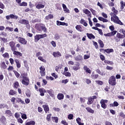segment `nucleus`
Listing matches in <instances>:
<instances>
[{"label": "nucleus", "instance_id": "f257e3e1", "mask_svg": "<svg viewBox=\"0 0 125 125\" xmlns=\"http://www.w3.org/2000/svg\"><path fill=\"white\" fill-rule=\"evenodd\" d=\"M35 28L37 29L39 32H42L43 31L44 33H46V27H45V25L42 23H37L35 24Z\"/></svg>", "mask_w": 125, "mask_h": 125}, {"label": "nucleus", "instance_id": "f03ea898", "mask_svg": "<svg viewBox=\"0 0 125 125\" xmlns=\"http://www.w3.org/2000/svg\"><path fill=\"white\" fill-rule=\"evenodd\" d=\"M108 83L110 85H112V86H114L117 84V82H116V77L114 76H111L108 80Z\"/></svg>", "mask_w": 125, "mask_h": 125}, {"label": "nucleus", "instance_id": "7ed1b4c3", "mask_svg": "<svg viewBox=\"0 0 125 125\" xmlns=\"http://www.w3.org/2000/svg\"><path fill=\"white\" fill-rule=\"evenodd\" d=\"M21 83L23 85H26V86L29 85L30 84V79L27 77H22Z\"/></svg>", "mask_w": 125, "mask_h": 125}, {"label": "nucleus", "instance_id": "20e7f679", "mask_svg": "<svg viewBox=\"0 0 125 125\" xmlns=\"http://www.w3.org/2000/svg\"><path fill=\"white\" fill-rule=\"evenodd\" d=\"M102 108L103 109H106L107 108V104L106 103H108V100H101L100 101Z\"/></svg>", "mask_w": 125, "mask_h": 125}, {"label": "nucleus", "instance_id": "39448f33", "mask_svg": "<svg viewBox=\"0 0 125 125\" xmlns=\"http://www.w3.org/2000/svg\"><path fill=\"white\" fill-rule=\"evenodd\" d=\"M94 99H97V97L96 96H93L92 97H90L88 99V101L87 103L88 105H90L93 103Z\"/></svg>", "mask_w": 125, "mask_h": 125}, {"label": "nucleus", "instance_id": "423d86ee", "mask_svg": "<svg viewBox=\"0 0 125 125\" xmlns=\"http://www.w3.org/2000/svg\"><path fill=\"white\" fill-rule=\"evenodd\" d=\"M9 45L11 47L12 51L14 50H17V48L15 46V43L13 41H11L9 42Z\"/></svg>", "mask_w": 125, "mask_h": 125}, {"label": "nucleus", "instance_id": "0eeeda50", "mask_svg": "<svg viewBox=\"0 0 125 125\" xmlns=\"http://www.w3.org/2000/svg\"><path fill=\"white\" fill-rule=\"evenodd\" d=\"M40 70V73L41 74V77H44V76H45V68H44V66H41Z\"/></svg>", "mask_w": 125, "mask_h": 125}, {"label": "nucleus", "instance_id": "6e6552de", "mask_svg": "<svg viewBox=\"0 0 125 125\" xmlns=\"http://www.w3.org/2000/svg\"><path fill=\"white\" fill-rule=\"evenodd\" d=\"M112 11L113 12V13H111L110 14V15L111 16H113V17H114V18H116V16H117V15H118V10H117L116 9V8H115V7H113L112 8Z\"/></svg>", "mask_w": 125, "mask_h": 125}, {"label": "nucleus", "instance_id": "1a4fd4ad", "mask_svg": "<svg viewBox=\"0 0 125 125\" xmlns=\"http://www.w3.org/2000/svg\"><path fill=\"white\" fill-rule=\"evenodd\" d=\"M19 42L21 44H27L28 42L24 38L19 37Z\"/></svg>", "mask_w": 125, "mask_h": 125}, {"label": "nucleus", "instance_id": "9d476101", "mask_svg": "<svg viewBox=\"0 0 125 125\" xmlns=\"http://www.w3.org/2000/svg\"><path fill=\"white\" fill-rule=\"evenodd\" d=\"M10 18L11 19H18V16L14 15V14L6 16V19H7V20H9Z\"/></svg>", "mask_w": 125, "mask_h": 125}, {"label": "nucleus", "instance_id": "9b49d317", "mask_svg": "<svg viewBox=\"0 0 125 125\" xmlns=\"http://www.w3.org/2000/svg\"><path fill=\"white\" fill-rule=\"evenodd\" d=\"M19 23L20 24H22L23 25H26V26H28L29 25V21L26 20H20L19 21Z\"/></svg>", "mask_w": 125, "mask_h": 125}, {"label": "nucleus", "instance_id": "f8f14e48", "mask_svg": "<svg viewBox=\"0 0 125 125\" xmlns=\"http://www.w3.org/2000/svg\"><path fill=\"white\" fill-rule=\"evenodd\" d=\"M41 96H44V93H46V90L43 88H40L39 89Z\"/></svg>", "mask_w": 125, "mask_h": 125}, {"label": "nucleus", "instance_id": "ddd939ff", "mask_svg": "<svg viewBox=\"0 0 125 125\" xmlns=\"http://www.w3.org/2000/svg\"><path fill=\"white\" fill-rule=\"evenodd\" d=\"M16 100V98L15 97H12L11 99V102L13 104V105H14V108H18V105L16 104L15 103V101Z\"/></svg>", "mask_w": 125, "mask_h": 125}, {"label": "nucleus", "instance_id": "4468645a", "mask_svg": "<svg viewBox=\"0 0 125 125\" xmlns=\"http://www.w3.org/2000/svg\"><path fill=\"white\" fill-rule=\"evenodd\" d=\"M12 52H13L14 55H16V56H20L21 57H22V56H23V54L19 51L14 50L12 51Z\"/></svg>", "mask_w": 125, "mask_h": 125}, {"label": "nucleus", "instance_id": "2eb2a0df", "mask_svg": "<svg viewBox=\"0 0 125 125\" xmlns=\"http://www.w3.org/2000/svg\"><path fill=\"white\" fill-rule=\"evenodd\" d=\"M45 113H47L49 112V106L47 104H44L42 105Z\"/></svg>", "mask_w": 125, "mask_h": 125}, {"label": "nucleus", "instance_id": "dca6fc26", "mask_svg": "<svg viewBox=\"0 0 125 125\" xmlns=\"http://www.w3.org/2000/svg\"><path fill=\"white\" fill-rule=\"evenodd\" d=\"M57 25L58 26H68V23L64 22H61L59 21H57Z\"/></svg>", "mask_w": 125, "mask_h": 125}, {"label": "nucleus", "instance_id": "f3484780", "mask_svg": "<svg viewBox=\"0 0 125 125\" xmlns=\"http://www.w3.org/2000/svg\"><path fill=\"white\" fill-rule=\"evenodd\" d=\"M53 56L54 57H61L62 56L61 53L59 51L54 52L53 53Z\"/></svg>", "mask_w": 125, "mask_h": 125}, {"label": "nucleus", "instance_id": "a211bd4d", "mask_svg": "<svg viewBox=\"0 0 125 125\" xmlns=\"http://www.w3.org/2000/svg\"><path fill=\"white\" fill-rule=\"evenodd\" d=\"M9 95H11V96H13L14 95H17V91L13 89H11L9 91Z\"/></svg>", "mask_w": 125, "mask_h": 125}, {"label": "nucleus", "instance_id": "6ab92c4d", "mask_svg": "<svg viewBox=\"0 0 125 125\" xmlns=\"http://www.w3.org/2000/svg\"><path fill=\"white\" fill-rule=\"evenodd\" d=\"M115 19H116V21H114L115 23H116L117 24H119V25H124L123 22L120 20L119 19V17L118 16H115V18H114Z\"/></svg>", "mask_w": 125, "mask_h": 125}, {"label": "nucleus", "instance_id": "aec40b11", "mask_svg": "<svg viewBox=\"0 0 125 125\" xmlns=\"http://www.w3.org/2000/svg\"><path fill=\"white\" fill-rule=\"evenodd\" d=\"M83 70L85 71L86 73H87L88 74H91V70L87 67V66L84 65L83 66Z\"/></svg>", "mask_w": 125, "mask_h": 125}, {"label": "nucleus", "instance_id": "412c9836", "mask_svg": "<svg viewBox=\"0 0 125 125\" xmlns=\"http://www.w3.org/2000/svg\"><path fill=\"white\" fill-rule=\"evenodd\" d=\"M5 115H7L8 117H12V112L10 110H6L5 111Z\"/></svg>", "mask_w": 125, "mask_h": 125}, {"label": "nucleus", "instance_id": "4be33fe9", "mask_svg": "<svg viewBox=\"0 0 125 125\" xmlns=\"http://www.w3.org/2000/svg\"><path fill=\"white\" fill-rule=\"evenodd\" d=\"M48 93L51 97H54V91L52 89L47 90Z\"/></svg>", "mask_w": 125, "mask_h": 125}, {"label": "nucleus", "instance_id": "5701e85b", "mask_svg": "<svg viewBox=\"0 0 125 125\" xmlns=\"http://www.w3.org/2000/svg\"><path fill=\"white\" fill-rule=\"evenodd\" d=\"M4 108H6V109H9V107L7 104H0V109H4Z\"/></svg>", "mask_w": 125, "mask_h": 125}, {"label": "nucleus", "instance_id": "b1692460", "mask_svg": "<svg viewBox=\"0 0 125 125\" xmlns=\"http://www.w3.org/2000/svg\"><path fill=\"white\" fill-rule=\"evenodd\" d=\"M36 8L37 9H42V8H44V5L42 4H38L37 5L35 4Z\"/></svg>", "mask_w": 125, "mask_h": 125}, {"label": "nucleus", "instance_id": "393cba45", "mask_svg": "<svg viewBox=\"0 0 125 125\" xmlns=\"http://www.w3.org/2000/svg\"><path fill=\"white\" fill-rule=\"evenodd\" d=\"M86 36L87 38L89 39V40H91V39H93V40H94V39H95V36H94V35H93L92 33H91V34L87 33Z\"/></svg>", "mask_w": 125, "mask_h": 125}, {"label": "nucleus", "instance_id": "a878e982", "mask_svg": "<svg viewBox=\"0 0 125 125\" xmlns=\"http://www.w3.org/2000/svg\"><path fill=\"white\" fill-rule=\"evenodd\" d=\"M76 122H77V123L79 125H84V124L82 123V119L80 117H78L76 119Z\"/></svg>", "mask_w": 125, "mask_h": 125}, {"label": "nucleus", "instance_id": "bb28decb", "mask_svg": "<svg viewBox=\"0 0 125 125\" xmlns=\"http://www.w3.org/2000/svg\"><path fill=\"white\" fill-rule=\"evenodd\" d=\"M57 98L59 100H62V99H64V95L62 93H59L57 95Z\"/></svg>", "mask_w": 125, "mask_h": 125}, {"label": "nucleus", "instance_id": "cd10ccee", "mask_svg": "<svg viewBox=\"0 0 125 125\" xmlns=\"http://www.w3.org/2000/svg\"><path fill=\"white\" fill-rule=\"evenodd\" d=\"M80 63H79V62L76 64V66L73 67V69L74 71H78V70H80Z\"/></svg>", "mask_w": 125, "mask_h": 125}, {"label": "nucleus", "instance_id": "c85d7f7f", "mask_svg": "<svg viewBox=\"0 0 125 125\" xmlns=\"http://www.w3.org/2000/svg\"><path fill=\"white\" fill-rule=\"evenodd\" d=\"M40 40H41V38L40 37L39 34H37L34 37V42H38Z\"/></svg>", "mask_w": 125, "mask_h": 125}, {"label": "nucleus", "instance_id": "c756f323", "mask_svg": "<svg viewBox=\"0 0 125 125\" xmlns=\"http://www.w3.org/2000/svg\"><path fill=\"white\" fill-rule=\"evenodd\" d=\"M80 23H81V24H82V25H83V26H84V27H86L87 26V23H86L85 22V21L83 19H82L80 20Z\"/></svg>", "mask_w": 125, "mask_h": 125}, {"label": "nucleus", "instance_id": "7c9ffc66", "mask_svg": "<svg viewBox=\"0 0 125 125\" xmlns=\"http://www.w3.org/2000/svg\"><path fill=\"white\" fill-rule=\"evenodd\" d=\"M83 59V56L81 55H78L75 58L76 61H82Z\"/></svg>", "mask_w": 125, "mask_h": 125}, {"label": "nucleus", "instance_id": "2f4dec72", "mask_svg": "<svg viewBox=\"0 0 125 125\" xmlns=\"http://www.w3.org/2000/svg\"><path fill=\"white\" fill-rule=\"evenodd\" d=\"M15 62L16 63L17 68H21V64L20 63V62H19V60L16 59L15 60Z\"/></svg>", "mask_w": 125, "mask_h": 125}, {"label": "nucleus", "instance_id": "473e14b6", "mask_svg": "<svg viewBox=\"0 0 125 125\" xmlns=\"http://www.w3.org/2000/svg\"><path fill=\"white\" fill-rule=\"evenodd\" d=\"M6 121V118H5V116H2L0 118V122H1V123H2V124H4V123H5Z\"/></svg>", "mask_w": 125, "mask_h": 125}, {"label": "nucleus", "instance_id": "72a5a7b5", "mask_svg": "<svg viewBox=\"0 0 125 125\" xmlns=\"http://www.w3.org/2000/svg\"><path fill=\"white\" fill-rule=\"evenodd\" d=\"M16 101L18 103H21V104H25L24 101L22 100L20 98H17Z\"/></svg>", "mask_w": 125, "mask_h": 125}, {"label": "nucleus", "instance_id": "f704fd0d", "mask_svg": "<svg viewBox=\"0 0 125 125\" xmlns=\"http://www.w3.org/2000/svg\"><path fill=\"white\" fill-rule=\"evenodd\" d=\"M1 68L2 69H6L7 68V65L5 64V62H1Z\"/></svg>", "mask_w": 125, "mask_h": 125}, {"label": "nucleus", "instance_id": "c9c22d12", "mask_svg": "<svg viewBox=\"0 0 125 125\" xmlns=\"http://www.w3.org/2000/svg\"><path fill=\"white\" fill-rule=\"evenodd\" d=\"M86 110H87V112L89 113L94 114V110L89 107H86Z\"/></svg>", "mask_w": 125, "mask_h": 125}, {"label": "nucleus", "instance_id": "e433bc0d", "mask_svg": "<svg viewBox=\"0 0 125 125\" xmlns=\"http://www.w3.org/2000/svg\"><path fill=\"white\" fill-rule=\"evenodd\" d=\"M110 107H118L119 106V103L117 102H114L113 104H110Z\"/></svg>", "mask_w": 125, "mask_h": 125}, {"label": "nucleus", "instance_id": "4c0bfd02", "mask_svg": "<svg viewBox=\"0 0 125 125\" xmlns=\"http://www.w3.org/2000/svg\"><path fill=\"white\" fill-rule=\"evenodd\" d=\"M53 15L49 14L48 15L45 17L46 20H49V19H53Z\"/></svg>", "mask_w": 125, "mask_h": 125}, {"label": "nucleus", "instance_id": "58836bf2", "mask_svg": "<svg viewBox=\"0 0 125 125\" xmlns=\"http://www.w3.org/2000/svg\"><path fill=\"white\" fill-rule=\"evenodd\" d=\"M36 125V122L34 121H31L25 123V125Z\"/></svg>", "mask_w": 125, "mask_h": 125}, {"label": "nucleus", "instance_id": "ea45409f", "mask_svg": "<svg viewBox=\"0 0 125 125\" xmlns=\"http://www.w3.org/2000/svg\"><path fill=\"white\" fill-rule=\"evenodd\" d=\"M104 52H106V53H108V54H110L111 52H114V49H104Z\"/></svg>", "mask_w": 125, "mask_h": 125}, {"label": "nucleus", "instance_id": "a19ab883", "mask_svg": "<svg viewBox=\"0 0 125 125\" xmlns=\"http://www.w3.org/2000/svg\"><path fill=\"white\" fill-rule=\"evenodd\" d=\"M116 37H117V38H118V39H124V38H125V36H124V35H123L120 33H117Z\"/></svg>", "mask_w": 125, "mask_h": 125}, {"label": "nucleus", "instance_id": "79ce46f5", "mask_svg": "<svg viewBox=\"0 0 125 125\" xmlns=\"http://www.w3.org/2000/svg\"><path fill=\"white\" fill-rule=\"evenodd\" d=\"M75 28L76 30H77V31H79V32H83V28H82V26H81V25H76Z\"/></svg>", "mask_w": 125, "mask_h": 125}, {"label": "nucleus", "instance_id": "37998d69", "mask_svg": "<svg viewBox=\"0 0 125 125\" xmlns=\"http://www.w3.org/2000/svg\"><path fill=\"white\" fill-rule=\"evenodd\" d=\"M91 77V79H93V80H96V79H98V77H99V75L92 74Z\"/></svg>", "mask_w": 125, "mask_h": 125}, {"label": "nucleus", "instance_id": "c03bdc74", "mask_svg": "<svg viewBox=\"0 0 125 125\" xmlns=\"http://www.w3.org/2000/svg\"><path fill=\"white\" fill-rule=\"evenodd\" d=\"M83 13H85V14H89V16H91V14H90V12L88 9H85V10H83Z\"/></svg>", "mask_w": 125, "mask_h": 125}, {"label": "nucleus", "instance_id": "a18cd8bd", "mask_svg": "<svg viewBox=\"0 0 125 125\" xmlns=\"http://www.w3.org/2000/svg\"><path fill=\"white\" fill-rule=\"evenodd\" d=\"M51 116H52L51 113L47 115L46 119L47 122H50V120H51Z\"/></svg>", "mask_w": 125, "mask_h": 125}, {"label": "nucleus", "instance_id": "49530a36", "mask_svg": "<svg viewBox=\"0 0 125 125\" xmlns=\"http://www.w3.org/2000/svg\"><path fill=\"white\" fill-rule=\"evenodd\" d=\"M98 43L100 44V47H101V48L104 47V43H103V41H102V40H99Z\"/></svg>", "mask_w": 125, "mask_h": 125}, {"label": "nucleus", "instance_id": "de8ad7c7", "mask_svg": "<svg viewBox=\"0 0 125 125\" xmlns=\"http://www.w3.org/2000/svg\"><path fill=\"white\" fill-rule=\"evenodd\" d=\"M14 87L15 88H16V89H17V88H18V87H19L20 85H19V82H16L14 83Z\"/></svg>", "mask_w": 125, "mask_h": 125}, {"label": "nucleus", "instance_id": "09e8293b", "mask_svg": "<svg viewBox=\"0 0 125 125\" xmlns=\"http://www.w3.org/2000/svg\"><path fill=\"white\" fill-rule=\"evenodd\" d=\"M52 120L53 121V122L55 121V123H56V124H57V123H58V117H52Z\"/></svg>", "mask_w": 125, "mask_h": 125}, {"label": "nucleus", "instance_id": "8fccbe9b", "mask_svg": "<svg viewBox=\"0 0 125 125\" xmlns=\"http://www.w3.org/2000/svg\"><path fill=\"white\" fill-rule=\"evenodd\" d=\"M38 59L40 60V61L44 62V63H46V60H44L42 56L38 57Z\"/></svg>", "mask_w": 125, "mask_h": 125}, {"label": "nucleus", "instance_id": "3c124183", "mask_svg": "<svg viewBox=\"0 0 125 125\" xmlns=\"http://www.w3.org/2000/svg\"><path fill=\"white\" fill-rule=\"evenodd\" d=\"M39 37L40 39H43L44 38H46L47 37V34L44 33L43 34H39Z\"/></svg>", "mask_w": 125, "mask_h": 125}, {"label": "nucleus", "instance_id": "603ef678", "mask_svg": "<svg viewBox=\"0 0 125 125\" xmlns=\"http://www.w3.org/2000/svg\"><path fill=\"white\" fill-rule=\"evenodd\" d=\"M27 5H28V3L25 1H23L20 4V6H27Z\"/></svg>", "mask_w": 125, "mask_h": 125}, {"label": "nucleus", "instance_id": "864d4df0", "mask_svg": "<svg viewBox=\"0 0 125 125\" xmlns=\"http://www.w3.org/2000/svg\"><path fill=\"white\" fill-rule=\"evenodd\" d=\"M104 62L106 64H110V65H113V64H114V62H110V61H108V60H104Z\"/></svg>", "mask_w": 125, "mask_h": 125}, {"label": "nucleus", "instance_id": "5fc2aeb1", "mask_svg": "<svg viewBox=\"0 0 125 125\" xmlns=\"http://www.w3.org/2000/svg\"><path fill=\"white\" fill-rule=\"evenodd\" d=\"M63 75H64V76H65V77H71V73L70 72H64L63 73Z\"/></svg>", "mask_w": 125, "mask_h": 125}, {"label": "nucleus", "instance_id": "6e6d98bb", "mask_svg": "<svg viewBox=\"0 0 125 125\" xmlns=\"http://www.w3.org/2000/svg\"><path fill=\"white\" fill-rule=\"evenodd\" d=\"M20 114L21 115V118L26 120L27 119V115L26 114H23L22 113H20Z\"/></svg>", "mask_w": 125, "mask_h": 125}, {"label": "nucleus", "instance_id": "4d7b16f0", "mask_svg": "<svg viewBox=\"0 0 125 125\" xmlns=\"http://www.w3.org/2000/svg\"><path fill=\"white\" fill-rule=\"evenodd\" d=\"M112 2H110L108 3L109 6L112 7L114 6L115 5V3H114L113 2L115 1V0H111Z\"/></svg>", "mask_w": 125, "mask_h": 125}, {"label": "nucleus", "instance_id": "13d9d810", "mask_svg": "<svg viewBox=\"0 0 125 125\" xmlns=\"http://www.w3.org/2000/svg\"><path fill=\"white\" fill-rule=\"evenodd\" d=\"M14 73L16 77V78H19L20 77V74L18 73L17 71H14Z\"/></svg>", "mask_w": 125, "mask_h": 125}, {"label": "nucleus", "instance_id": "bf43d9fd", "mask_svg": "<svg viewBox=\"0 0 125 125\" xmlns=\"http://www.w3.org/2000/svg\"><path fill=\"white\" fill-rule=\"evenodd\" d=\"M46 79L47 81H49V80H50V81H53V80H54V78H53V77H51V76H46Z\"/></svg>", "mask_w": 125, "mask_h": 125}, {"label": "nucleus", "instance_id": "052dcab7", "mask_svg": "<svg viewBox=\"0 0 125 125\" xmlns=\"http://www.w3.org/2000/svg\"><path fill=\"white\" fill-rule=\"evenodd\" d=\"M119 116L121 118H123V119H125V114L124 112H122L119 113Z\"/></svg>", "mask_w": 125, "mask_h": 125}, {"label": "nucleus", "instance_id": "680f3d73", "mask_svg": "<svg viewBox=\"0 0 125 125\" xmlns=\"http://www.w3.org/2000/svg\"><path fill=\"white\" fill-rule=\"evenodd\" d=\"M96 83L99 84V85H103V82L102 81H96Z\"/></svg>", "mask_w": 125, "mask_h": 125}, {"label": "nucleus", "instance_id": "e2e57ef3", "mask_svg": "<svg viewBox=\"0 0 125 125\" xmlns=\"http://www.w3.org/2000/svg\"><path fill=\"white\" fill-rule=\"evenodd\" d=\"M54 39L57 41V40H59L60 39V35L58 34H55Z\"/></svg>", "mask_w": 125, "mask_h": 125}, {"label": "nucleus", "instance_id": "0e129e2a", "mask_svg": "<svg viewBox=\"0 0 125 125\" xmlns=\"http://www.w3.org/2000/svg\"><path fill=\"white\" fill-rule=\"evenodd\" d=\"M32 23H36V22L40 23V22H41V20H39V19L32 20Z\"/></svg>", "mask_w": 125, "mask_h": 125}, {"label": "nucleus", "instance_id": "69168bd1", "mask_svg": "<svg viewBox=\"0 0 125 125\" xmlns=\"http://www.w3.org/2000/svg\"><path fill=\"white\" fill-rule=\"evenodd\" d=\"M51 44L53 47H56V42L55 41H52L51 42Z\"/></svg>", "mask_w": 125, "mask_h": 125}, {"label": "nucleus", "instance_id": "338daca9", "mask_svg": "<svg viewBox=\"0 0 125 125\" xmlns=\"http://www.w3.org/2000/svg\"><path fill=\"white\" fill-rule=\"evenodd\" d=\"M73 118H74V115L72 114L68 115V120H73Z\"/></svg>", "mask_w": 125, "mask_h": 125}, {"label": "nucleus", "instance_id": "774afa93", "mask_svg": "<svg viewBox=\"0 0 125 125\" xmlns=\"http://www.w3.org/2000/svg\"><path fill=\"white\" fill-rule=\"evenodd\" d=\"M4 4H3V3H2V2H0V8H1V9H4Z\"/></svg>", "mask_w": 125, "mask_h": 125}]
</instances>
